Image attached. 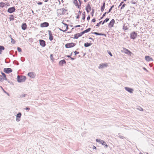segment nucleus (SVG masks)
Returning a JSON list of instances; mask_svg holds the SVG:
<instances>
[{
  "label": "nucleus",
  "mask_w": 154,
  "mask_h": 154,
  "mask_svg": "<svg viewBox=\"0 0 154 154\" xmlns=\"http://www.w3.org/2000/svg\"><path fill=\"white\" fill-rule=\"evenodd\" d=\"M74 53H75V55H76L77 54H78L79 53V52H77L76 51H75L74 52Z\"/></svg>",
  "instance_id": "nucleus-50"
},
{
  "label": "nucleus",
  "mask_w": 154,
  "mask_h": 154,
  "mask_svg": "<svg viewBox=\"0 0 154 154\" xmlns=\"http://www.w3.org/2000/svg\"><path fill=\"white\" fill-rule=\"evenodd\" d=\"M10 37L11 39V43L13 44H14L15 43V40L12 38V37H11V35H10Z\"/></svg>",
  "instance_id": "nucleus-29"
},
{
  "label": "nucleus",
  "mask_w": 154,
  "mask_h": 154,
  "mask_svg": "<svg viewBox=\"0 0 154 154\" xmlns=\"http://www.w3.org/2000/svg\"><path fill=\"white\" fill-rule=\"evenodd\" d=\"M26 95V94H23L22 95V97H25Z\"/></svg>",
  "instance_id": "nucleus-54"
},
{
  "label": "nucleus",
  "mask_w": 154,
  "mask_h": 154,
  "mask_svg": "<svg viewBox=\"0 0 154 154\" xmlns=\"http://www.w3.org/2000/svg\"><path fill=\"white\" fill-rule=\"evenodd\" d=\"M131 3L132 4H136V2H135L133 1H131Z\"/></svg>",
  "instance_id": "nucleus-48"
},
{
  "label": "nucleus",
  "mask_w": 154,
  "mask_h": 154,
  "mask_svg": "<svg viewBox=\"0 0 154 154\" xmlns=\"http://www.w3.org/2000/svg\"><path fill=\"white\" fill-rule=\"evenodd\" d=\"M72 60H74V59L73 58H72V57H71L70 58Z\"/></svg>",
  "instance_id": "nucleus-62"
},
{
  "label": "nucleus",
  "mask_w": 154,
  "mask_h": 154,
  "mask_svg": "<svg viewBox=\"0 0 154 154\" xmlns=\"http://www.w3.org/2000/svg\"><path fill=\"white\" fill-rule=\"evenodd\" d=\"M107 52H108V53L111 56H112V53H111V52L109 51H107Z\"/></svg>",
  "instance_id": "nucleus-43"
},
{
  "label": "nucleus",
  "mask_w": 154,
  "mask_h": 154,
  "mask_svg": "<svg viewBox=\"0 0 154 154\" xmlns=\"http://www.w3.org/2000/svg\"><path fill=\"white\" fill-rule=\"evenodd\" d=\"M102 21H100L99 22V23H97V26H99L100 24H101V23H102Z\"/></svg>",
  "instance_id": "nucleus-49"
},
{
  "label": "nucleus",
  "mask_w": 154,
  "mask_h": 154,
  "mask_svg": "<svg viewBox=\"0 0 154 154\" xmlns=\"http://www.w3.org/2000/svg\"><path fill=\"white\" fill-rule=\"evenodd\" d=\"M125 88L126 91L131 93H132L134 91V90L133 89L129 88V87H125Z\"/></svg>",
  "instance_id": "nucleus-12"
},
{
  "label": "nucleus",
  "mask_w": 154,
  "mask_h": 154,
  "mask_svg": "<svg viewBox=\"0 0 154 154\" xmlns=\"http://www.w3.org/2000/svg\"><path fill=\"white\" fill-rule=\"evenodd\" d=\"M15 10V8L14 7H12L8 9V12L10 13H11L14 12Z\"/></svg>",
  "instance_id": "nucleus-9"
},
{
  "label": "nucleus",
  "mask_w": 154,
  "mask_h": 154,
  "mask_svg": "<svg viewBox=\"0 0 154 154\" xmlns=\"http://www.w3.org/2000/svg\"><path fill=\"white\" fill-rule=\"evenodd\" d=\"M59 11H62V13H61V14H62V15L64 14L66 12V10L64 8H61L59 9Z\"/></svg>",
  "instance_id": "nucleus-22"
},
{
  "label": "nucleus",
  "mask_w": 154,
  "mask_h": 154,
  "mask_svg": "<svg viewBox=\"0 0 154 154\" xmlns=\"http://www.w3.org/2000/svg\"><path fill=\"white\" fill-rule=\"evenodd\" d=\"M126 5L125 4H123L122 5V6L121 7V9H123L124 7H125V6Z\"/></svg>",
  "instance_id": "nucleus-42"
},
{
  "label": "nucleus",
  "mask_w": 154,
  "mask_h": 154,
  "mask_svg": "<svg viewBox=\"0 0 154 154\" xmlns=\"http://www.w3.org/2000/svg\"><path fill=\"white\" fill-rule=\"evenodd\" d=\"M64 25L65 27H66V29L65 30H63L62 29H60V31H62L63 32H65L68 29V26L67 24H66L64 23Z\"/></svg>",
  "instance_id": "nucleus-23"
},
{
  "label": "nucleus",
  "mask_w": 154,
  "mask_h": 154,
  "mask_svg": "<svg viewBox=\"0 0 154 154\" xmlns=\"http://www.w3.org/2000/svg\"><path fill=\"white\" fill-rule=\"evenodd\" d=\"M108 66V64L107 63H102L98 67L99 69H101L104 68Z\"/></svg>",
  "instance_id": "nucleus-4"
},
{
  "label": "nucleus",
  "mask_w": 154,
  "mask_h": 154,
  "mask_svg": "<svg viewBox=\"0 0 154 154\" xmlns=\"http://www.w3.org/2000/svg\"><path fill=\"white\" fill-rule=\"evenodd\" d=\"M115 20L114 19H112L110 21L109 23L108 26L109 28H111L113 26L114 24L115 23Z\"/></svg>",
  "instance_id": "nucleus-7"
},
{
  "label": "nucleus",
  "mask_w": 154,
  "mask_h": 154,
  "mask_svg": "<svg viewBox=\"0 0 154 154\" xmlns=\"http://www.w3.org/2000/svg\"><path fill=\"white\" fill-rule=\"evenodd\" d=\"M137 109L140 111H143V109L142 108L140 107H139L138 108H137Z\"/></svg>",
  "instance_id": "nucleus-36"
},
{
  "label": "nucleus",
  "mask_w": 154,
  "mask_h": 154,
  "mask_svg": "<svg viewBox=\"0 0 154 154\" xmlns=\"http://www.w3.org/2000/svg\"><path fill=\"white\" fill-rule=\"evenodd\" d=\"M143 69L145 70L147 72H148V71L147 70V69L145 68V67H143Z\"/></svg>",
  "instance_id": "nucleus-55"
},
{
  "label": "nucleus",
  "mask_w": 154,
  "mask_h": 154,
  "mask_svg": "<svg viewBox=\"0 0 154 154\" xmlns=\"http://www.w3.org/2000/svg\"><path fill=\"white\" fill-rule=\"evenodd\" d=\"M90 19V17L88 16L87 17V20H89Z\"/></svg>",
  "instance_id": "nucleus-57"
},
{
  "label": "nucleus",
  "mask_w": 154,
  "mask_h": 154,
  "mask_svg": "<svg viewBox=\"0 0 154 154\" xmlns=\"http://www.w3.org/2000/svg\"><path fill=\"white\" fill-rule=\"evenodd\" d=\"M145 57L146 60L148 62L153 60L149 56H146Z\"/></svg>",
  "instance_id": "nucleus-17"
},
{
  "label": "nucleus",
  "mask_w": 154,
  "mask_h": 154,
  "mask_svg": "<svg viewBox=\"0 0 154 154\" xmlns=\"http://www.w3.org/2000/svg\"><path fill=\"white\" fill-rule=\"evenodd\" d=\"M57 15L58 16L61 15H62L61 13H62V11H59V9L57 10Z\"/></svg>",
  "instance_id": "nucleus-32"
},
{
  "label": "nucleus",
  "mask_w": 154,
  "mask_h": 154,
  "mask_svg": "<svg viewBox=\"0 0 154 154\" xmlns=\"http://www.w3.org/2000/svg\"><path fill=\"white\" fill-rule=\"evenodd\" d=\"M73 2L76 6L78 8H80V6L79 5L77 0H73Z\"/></svg>",
  "instance_id": "nucleus-20"
},
{
  "label": "nucleus",
  "mask_w": 154,
  "mask_h": 154,
  "mask_svg": "<svg viewBox=\"0 0 154 154\" xmlns=\"http://www.w3.org/2000/svg\"><path fill=\"white\" fill-rule=\"evenodd\" d=\"M66 63V61L64 60H62L59 61V64L60 65L63 66L64 64H65Z\"/></svg>",
  "instance_id": "nucleus-19"
},
{
  "label": "nucleus",
  "mask_w": 154,
  "mask_h": 154,
  "mask_svg": "<svg viewBox=\"0 0 154 154\" xmlns=\"http://www.w3.org/2000/svg\"><path fill=\"white\" fill-rule=\"evenodd\" d=\"M137 34L135 32H134L131 33L130 34L131 38L134 39L137 37Z\"/></svg>",
  "instance_id": "nucleus-5"
},
{
  "label": "nucleus",
  "mask_w": 154,
  "mask_h": 154,
  "mask_svg": "<svg viewBox=\"0 0 154 154\" xmlns=\"http://www.w3.org/2000/svg\"><path fill=\"white\" fill-rule=\"evenodd\" d=\"M94 9H92V12L91 13V15L92 16H93V13H94Z\"/></svg>",
  "instance_id": "nucleus-51"
},
{
  "label": "nucleus",
  "mask_w": 154,
  "mask_h": 154,
  "mask_svg": "<svg viewBox=\"0 0 154 154\" xmlns=\"http://www.w3.org/2000/svg\"><path fill=\"white\" fill-rule=\"evenodd\" d=\"M78 1L80 3V6H81V0H78Z\"/></svg>",
  "instance_id": "nucleus-60"
},
{
  "label": "nucleus",
  "mask_w": 154,
  "mask_h": 154,
  "mask_svg": "<svg viewBox=\"0 0 154 154\" xmlns=\"http://www.w3.org/2000/svg\"><path fill=\"white\" fill-rule=\"evenodd\" d=\"M97 142H98L100 144H101L102 145L104 146V147L106 148L108 147V146L106 144V142L103 140L97 139Z\"/></svg>",
  "instance_id": "nucleus-2"
},
{
  "label": "nucleus",
  "mask_w": 154,
  "mask_h": 154,
  "mask_svg": "<svg viewBox=\"0 0 154 154\" xmlns=\"http://www.w3.org/2000/svg\"><path fill=\"white\" fill-rule=\"evenodd\" d=\"M5 49L4 47L3 46L0 45V54H2V51Z\"/></svg>",
  "instance_id": "nucleus-27"
},
{
  "label": "nucleus",
  "mask_w": 154,
  "mask_h": 154,
  "mask_svg": "<svg viewBox=\"0 0 154 154\" xmlns=\"http://www.w3.org/2000/svg\"><path fill=\"white\" fill-rule=\"evenodd\" d=\"M85 12H84L82 14V19L83 20H85Z\"/></svg>",
  "instance_id": "nucleus-35"
},
{
  "label": "nucleus",
  "mask_w": 154,
  "mask_h": 154,
  "mask_svg": "<svg viewBox=\"0 0 154 154\" xmlns=\"http://www.w3.org/2000/svg\"><path fill=\"white\" fill-rule=\"evenodd\" d=\"M123 51L124 53L126 54L131 55V52L130 51L125 48L123 49Z\"/></svg>",
  "instance_id": "nucleus-15"
},
{
  "label": "nucleus",
  "mask_w": 154,
  "mask_h": 154,
  "mask_svg": "<svg viewBox=\"0 0 154 154\" xmlns=\"http://www.w3.org/2000/svg\"><path fill=\"white\" fill-rule=\"evenodd\" d=\"M92 33L96 35V32H92Z\"/></svg>",
  "instance_id": "nucleus-63"
},
{
  "label": "nucleus",
  "mask_w": 154,
  "mask_h": 154,
  "mask_svg": "<svg viewBox=\"0 0 154 154\" xmlns=\"http://www.w3.org/2000/svg\"><path fill=\"white\" fill-rule=\"evenodd\" d=\"M97 35H104L105 36H106V35L105 34H102V33H97Z\"/></svg>",
  "instance_id": "nucleus-34"
},
{
  "label": "nucleus",
  "mask_w": 154,
  "mask_h": 154,
  "mask_svg": "<svg viewBox=\"0 0 154 154\" xmlns=\"http://www.w3.org/2000/svg\"><path fill=\"white\" fill-rule=\"evenodd\" d=\"M108 13L109 12H105L104 14H103L102 16L103 17H104L106 14H108Z\"/></svg>",
  "instance_id": "nucleus-44"
},
{
  "label": "nucleus",
  "mask_w": 154,
  "mask_h": 154,
  "mask_svg": "<svg viewBox=\"0 0 154 154\" xmlns=\"http://www.w3.org/2000/svg\"><path fill=\"white\" fill-rule=\"evenodd\" d=\"M76 18L77 19H78L79 18V16L78 15L76 17Z\"/></svg>",
  "instance_id": "nucleus-58"
},
{
  "label": "nucleus",
  "mask_w": 154,
  "mask_h": 154,
  "mask_svg": "<svg viewBox=\"0 0 154 154\" xmlns=\"http://www.w3.org/2000/svg\"><path fill=\"white\" fill-rule=\"evenodd\" d=\"M24 109H25V110H29L30 108H28V107H26V108H24Z\"/></svg>",
  "instance_id": "nucleus-52"
},
{
  "label": "nucleus",
  "mask_w": 154,
  "mask_h": 154,
  "mask_svg": "<svg viewBox=\"0 0 154 154\" xmlns=\"http://www.w3.org/2000/svg\"><path fill=\"white\" fill-rule=\"evenodd\" d=\"M21 113L20 112L19 113L16 115V121L17 122H19L20 120V118L21 116Z\"/></svg>",
  "instance_id": "nucleus-8"
},
{
  "label": "nucleus",
  "mask_w": 154,
  "mask_h": 154,
  "mask_svg": "<svg viewBox=\"0 0 154 154\" xmlns=\"http://www.w3.org/2000/svg\"><path fill=\"white\" fill-rule=\"evenodd\" d=\"M92 21L93 22H94L96 21V19H95V18H94V19H93L92 20Z\"/></svg>",
  "instance_id": "nucleus-53"
},
{
  "label": "nucleus",
  "mask_w": 154,
  "mask_h": 154,
  "mask_svg": "<svg viewBox=\"0 0 154 154\" xmlns=\"http://www.w3.org/2000/svg\"><path fill=\"white\" fill-rule=\"evenodd\" d=\"M17 50L18 51L20 52H21L22 51L21 49L19 47H17Z\"/></svg>",
  "instance_id": "nucleus-41"
},
{
  "label": "nucleus",
  "mask_w": 154,
  "mask_h": 154,
  "mask_svg": "<svg viewBox=\"0 0 154 154\" xmlns=\"http://www.w3.org/2000/svg\"><path fill=\"white\" fill-rule=\"evenodd\" d=\"M26 80V77L25 76H20L18 75L17 77V81L19 82H24Z\"/></svg>",
  "instance_id": "nucleus-1"
},
{
  "label": "nucleus",
  "mask_w": 154,
  "mask_h": 154,
  "mask_svg": "<svg viewBox=\"0 0 154 154\" xmlns=\"http://www.w3.org/2000/svg\"><path fill=\"white\" fill-rule=\"evenodd\" d=\"M9 19L10 21L14 20V16L13 15H11L9 17Z\"/></svg>",
  "instance_id": "nucleus-33"
},
{
  "label": "nucleus",
  "mask_w": 154,
  "mask_h": 154,
  "mask_svg": "<svg viewBox=\"0 0 154 154\" xmlns=\"http://www.w3.org/2000/svg\"><path fill=\"white\" fill-rule=\"evenodd\" d=\"M27 27L26 24V23H23L21 26L22 29L23 30H25L26 29Z\"/></svg>",
  "instance_id": "nucleus-21"
},
{
  "label": "nucleus",
  "mask_w": 154,
  "mask_h": 154,
  "mask_svg": "<svg viewBox=\"0 0 154 154\" xmlns=\"http://www.w3.org/2000/svg\"><path fill=\"white\" fill-rule=\"evenodd\" d=\"M91 28H88V29L85 30L84 31L82 32V33H83V34H84V33H85L88 32H89V31H90V30H91Z\"/></svg>",
  "instance_id": "nucleus-25"
},
{
  "label": "nucleus",
  "mask_w": 154,
  "mask_h": 154,
  "mask_svg": "<svg viewBox=\"0 0 154 154\" xmlns=\"http://www.w3.org/2000/svg\"><path fill=\"white\" fill-rule=\"evenodd\" d=\"M91 10L90 5L88 4L86 7V10L88 13H89Z\"/></svg>",
  "instance_id": "nucleus-18"
},
{
  "label": "nucleus",
  "mask_w": 154,
  "mask_h": 154,
  "mask_svg": "<svg viewBox=\"0 0 154 154\" xmlns=\"http://www.w3.org/2000/svg\"><path fill=\"white\" fill-rule=\"evenodd\" d=\"M37 4L38 5H41L42 4V3L41 2H38L37 3Z\"/></svg>",
  "instance_id": "nucleus-56"
},
{
  "label": "nucleus",
  "mask_w": 154,
  "mask_h": 154,
  "mask_svg": "<svg viewBox=\"0 0 154 154\" xmlns=\"http://www.w3.org/2000/svg\"><path fill=\"white\" fill-rule=\"evenodd\" d=\"M89 39H92V40H93V38H91V37H90V38H89Z\"/></svg>",
  "instance_id": "nucleus-64"
},
{
  "label": "nucleus",
  "mask_w": 154,
  "mask_h": 154,
  "mask_svg": "<svg viewBox=\"0 0 154 154\" xmlns=\"http://www.w3.org/2000/svg\"><path fill=\"white\" fill-rule=\"evenodd\" d=\"M1 74H2V75L3 76V77H4V79L5 80H7V79L6 78L5 74L3 72H2Z\"/></svg>",
  "instance_id": "nucleus-31"
},
{
  "label": "nucleus",
  "mask_w": 154,
  "mask_h": 154,
  "mask_svg": "<svg viewBox=\"0 0 154 154\" xmlns=\"http://www.w3.org/2000/svg\"><path fill=\"white\" fill-rule=\"evenodd\" d=\"M50 58L51 60H53L54 59L53 56L52 54H51L50 55Z\"/></svg>",
  "instance_id": "nucleus-45"
},
{
  "label": "nucleus",
  "mask_w": 154,
  "mask_h": 154,
  "mask_svg": "<svg viewBox=\"0 0 154 154\" xmlns=\"http://www.w3.org/2000/svg\"><path fill=\"white\" fill-rule=\"evenodd\" d=\"M6 5V4L3 2H1L0 3V7L1 8H3L5 7Z\"/></svg>",
  "instance_id": "nucleus-26"
},
{
  "label": "nucleus",
  "mask_w": 154,
  "mask_h": 154,
  "mask_svg": "<svg viewBox=\"0 0 154 154\" xmlns=\"http://www.w3.org/2000/svg\"><path fill=\"white\" fill-rule=\"evenodd\" d=\"M39 43L40 45L42 47H44L45 45V42L43 40H40Z\"/></svg>",
  "instance_id": "nucleus-11"
},
{
  "label": "nucleus",
  "mask_w": 154,
  "mask_h": 154,
  "mask_svg": "<svg viewBox=\"0 0 154 154\" xmlns=\"http://www.w3.org/2000/svg\"><path fill=\"white\" fill-rule=\"evenodd\" d=\"M123 3V2H121V3H120V5L119 6L118 8H119V7L121 6Z\"/></svg>",
  "instance_id": "nucleus-46"
},
{
  "label": "nucleus",
  "mask_w": 154,
  "mask_h": 154,
  "mask_svg": "<svg viewBox=\"0 0 154 154\" xmlns=\"http://www.w3.org/2000/svg\"><path fill=\"white\" fill-rule=\"evenodd\" d=\"M91 45V43H88V42H87L86 43H85L84 44V46L85 47H87L89 46H90Z\"/></svg>",
  "instance_id": "nucleus-28"
},
{
  "label": "nucleus",
  "mask_w": 154,
  "mask_h": 154,
  "mask_svg": "<svg viewBox=\"0 0 154 154\" xmlns=\"http://www.w3.org/2000/svg\"><path fill=\"white\" fill-rule=\"evenodd\" d=\"M90 148H92L93 149H95L96 148V147L95 146L93 145H91V146H90Z\"/></svg>",
  "instance_id": "nucleus-37"
},
{
  "label": "nucleus",
  "mask_w": 154,
  "mask_h": 154,
  "mask_svg": "<svg viewBox=\"0 0 154 154\" xmlns=\"http://www.w3.org/2000/svg\"><path fill=\"white\" fill-rule=\"evenodd\" d=\"M83 34L82 32L80 33L76 34L74 35V38L77 39L79 37L81 36Z\"/></svg>",
  "instance_id": "nucleus-10"
},
{
  "label": "nucleus",
  "mask_w": 154,
  "mask_h": 154,
  "mask_svg": "<svg viewBox=\"0 0 154 154\" xmlns=\"http://www.w3.org/2000/svg\"><path fill=\"white\" fill-rule=\"evenodd\" d=\"M4 71L6 73H9L11 72L12 70L10 68H5L4 69Z\"/></svg>",
  "instance_id": "nucleus-6"
},
{
  "label": "nucleus",
  "mask_w": 154,
  "mask_h": 154,
  "mask_svg": "<svg viewBox=\"0 0 154 154\" xmlns=\"http://www.w3.org/2000/svg\"><path fill=\"white\" fill-rule=\"evenodd\" d=\"M109 20V19L108 18H106L105 20L102 23V24H103L105 22H107Z\"/></svg>",
  "instance_id": "nucleus-30"
},
{
  "label": "nucleus",
  "mask_w": 154,
  "mask_h": 154,
  "mask_svg": "<svg viewBox=\"0 0 154 154\" xmlns=\"http://www.w3.org/2000/svg\"><path fill=\"white\" fill-rule=\"evenodd\" d=\"M114 7V5H112V6L111 7V8H110L109 9V11H108V12H109H109H110L111 11V10H112V8Z\"/></svg>",
  "instance_id": "nucleus-39"
},
{
  "label": "nucleus",
  "mask_w": 154,
  "mask_h": 154,
  "mask_svg": "<svg viewBox=\"0 0 154 154\" xmlns=\"http://www.w3.org/2000/svg\"><path fill=\"white\" fill-rule=\"evenodd\" d=\"M75 45L72 42L69 43H67L65 45V46L66 48H69L71 47H73Z\"/></svg>",
  "instance_id": "nucleus-3"
},
{
  "label": "nucleus",
  "mask_w": 154,
  "mask_h": 154,
  "mask_svg": "<svg viewBox=\"0 0 154 154\" xmlns=\"http://www.w3.org/2000/svg\"><path fill=\"white\" fill-rule=\"evenodd\" d=\"M49 26V23L47 22H44L41 24V27H47Z\"/></svg>",
  "instance_id": "nucleus-16"
},
{
  "label": "nucleus",
  "mask_w": 154,
  "mask_h": 154,
  "mask_svg": "<svg viewBox=\"0 0 154 154\" xmlns=\"http://www.w3.org/2000/svg\"><path fill=\"white\" fill-rule=\"evenodd\" d=\"M48 34L49 35V39L51 41L53 39V37L52 36V34L51 33V32L50 30L48 31Z\"/></svg>",
  "instance_id": "nucleus-13"
},
{
  "label": "nucleus",
  "mask_w": 154,
  "mask_h": 154,
  "mask_svg": "<svg viewBox=\"0 0 154 154\" xmlns=\"http://www.w3.org/2000/svg\"><path fill=\"white\" fill-rule=\"evenodd\" d=\"M80 25H77L76 26H75V27H80Z\"/></svg>",
  "instance_id": "nucleus-59"
},
{
  "label": "nucleus",
  "mask_w": 154,
  "mask_h": 154,
  "mask_svg": "<svg viewBox=\"0 0 154 154\" xmlns=\"http://www.w3.org/2000/svg\"><path fill=\"white\" fill-rule=\"evenodd\" d=\"M4 80V79L2 77L1 75H0V82H2Z\"/></svg>",
  "instance_id": "nucleus-40"
},
{
  "label": "nucleus",
  "mask_w": 154,
  "mask_h": 154,
  "mask_svg": "<svg viewBox=\"0 0 154 154\" xmlns=\"http://www.w3.org/2000/svg\"><path fill=\"white\" fill-rule=\"evenodd\" d=\"M105 3L104 2L102 6L101 7V11L102 12H103L104 11L105 8Z\"/></svg>",
  "instance_id": "nucleus-24"
},
{
  "label": "nucleus",
  "mask_w": 154,
  "mask_h": 154,
  "mask_svg": "<svg viewBox=\"0 0 154 154\" xmlns=\"http://www.w3.org/2000/svg\"><path fill=\"white\" fill-rule=\"evenodd\" d=\"M67 57H69L70 58V57H71V55H67Z\"/></svg>",
  "instance_id": "nucleus-61"
},
{
  "label": "nucleus",
  "mask_w": 154,
  "mask_h": 154,
  "mask_svg": "<svg viewBox=\"0 0 154 154\" xmlns=\"http://www.w3.org/2000/svg\"><path fill=\"white\" fill-rule=\"evenodd\" d=\"M119 137V138L121 139H124L125 138L123 136H121L120 133L118 134Z\"/></svg>",
  "instance_id": "nucleus-38"
},
{
  "label": "nucleus",
  "mask_w": 154,
  "mask_h": 154,
  "mask_svg": "<svg viewBox=\"0 0 154 154\" xmlns=\"http://www.w3.org/2000/svg\"><path fill=\"white\" fill-rule=\"evenodd\" d=\"M28 75L31 78H34L35 75L33 72H30L28 73Z\"/></svg>",
  "instance_id": "nucleus-14"
},
{
  "label": "nucleus",
  "mask_w": 154,
  "mask_h": 154,
  "mask_svg": "<svg viewBox=\"0 0 154 154\" xmlns=\"http://www.w3.org/2000/svg\"><path fill=\"white\" fill-rule=\"evenodd\" d=\"M0 88L2 89V90H3V91H4V92L6 93H7V92H6L4 90V89L2 88V87L1 86H0Z\"/></svg>",
  "instance_id": "nucleus-47"
}]
</instances>
